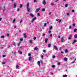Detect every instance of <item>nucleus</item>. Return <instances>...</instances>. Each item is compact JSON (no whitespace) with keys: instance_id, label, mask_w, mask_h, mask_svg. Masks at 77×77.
<instances>
[{"instance_id":"nucleus-1","label":"nucleus","mask_w":77,"mask_h":77,"mask_svg":"<svg viewBox=\"0 0 77 77\" xmlns=\"http://www.w3.org/2000/svg\"><path fill=\"white\" fill-rule=\"evenodd\" d=\"M39 10H40V8H37L35 10V13H37V12H38L39 11Z\"/></svg>"},{"instance_id":"nucleus-2","label":"nucleus","mask_w":77,"mask_h":77,"mask_svg":"<svg viewBox=\"0 0 77 77\" xmlns=\"http://www.w3.org/2000/svg\"><path fill=\"white\" fill-rule=\"evenodd\" d=\"M29 15L31 17H34V15L32 13H30Z\"/></svg>"},{"instance_id":"nucleus-3","label":"nucleus","mask_w":77,"mask_h":77,"mask_svg":"<svg viewBox=\"0 0 77 77\" xmlns=\"http://www.w3.org/2000/svg\"><path fill=\"white\" fill-rule=\"evenodd\" d=\"M23 35L25 38H27V35H26V33H23Z\"/></svg>"},{"instance_id":"nucleus-4","label":"nucleus","mask_w":77,"mask_h":77,"mask_svg":"<svg viewBox=\"0 0 77 77\" xmlns=\"http://www.w3.org/2000/svg\"><path fill=\"white\" fill-rule=\"evenodd\" d=\"M36 20V17H34L33 18H32V21H31V23H33V21L34 20Z\"/></svg>"},{"instance_id":"nucleus-5","label":"nucleus","mask_w":77,"mask_h":77,"mask_svg":"<svg viewBox=\"0 0 77 77\" xmlns=\"http://www.w3.org/2000/svg\"><path fill=\"white\" fill-rule=\"evenodd\" d=\"M42 3L43 5H45L46 4V2H45V1L43 0L42 2Z\"/></svg>"},{"instance_id":"nucleus-6","label":"nucleus","mask_w":77,"mask_h":77,"mask_svg":"<svg viewBox=\"0 0 77 77\" xmlns=\"http://www.w3.org/2000/svg\"><path fill=\"white\" fill-rule=\"evenodd\" d=\"M27 11L28 12H30V8H26Z\"/></svg>"},{"instance_id":"nucleus-7","label":"nucleus","mask_w":77,"mask_h":77,"mask_svg":"<svg viewBox=\"0 0 77 77\" xmlns=\"http://www.w3.org/2000/svg\"><path fill=\"white\" fill-rule=\"evenodd\" d=\"M54 48L56 50H58L57 48L55 45L54 46Z\"/></svg>"},{"instance_id":"nucleus-8","label":"nucleus","mask_w":77,"mask_h":77,"mask_svg":"<svg viewBox=\"0 0 77 77\" xmlns=\"http://www.w3.org/2000/svg\"><path fill=\"white\" fill-rule=\"evenodd\" d=\"M37 63L38 64V65H39V66H41V64H40V61H38L37 62Z\"/></svg>"},{"instance_id":"nucleus-9","label":"nucleus","mask_w":77,"mask_h":77,"mask_svg":"<svg viewBox=\"0 0 77 77\" xmlns=\"http://www.w3.org/2000/svg\"><path fill=\"white\" fill-rule=\"evenodd\" d=\"M6 8L5 6H4V10L3 11V12H4L5 11H6Z\"/></svg>"},{"instance_id":"nucleus-10","label":"nucleus","mask_w":77,"mask_h":77,"mask_svg":"<svg viewBox=\"0 0 77 77\" xmlns=\"http://www.w3.org/2000/svg\"><path fill=\"white\" fill-rule=\"evenodd\" d=\"M64 59L65 61H66L68 60V59H67V58L66 57H64Z\"/></svg>"},{"instance_id":"nucleus-11","label":"nucleus","mask_w":77,"mask_h":77,"mask_svg":"<svg viewBox=\"0 0 77 77\" xmlns=\"http://www.w3.org/2000/svg\"><path fill=\"white\" fill-rule=\"evenodd\" d=\"M48 48H50L51 47V44H49L48 45Z\"/></svg>"},{"instance_id":"nucleus-12","label":"nucleus","mask_w":77,"mask_h":77,"mask_svg":"<svg viewBox=\"0 0 77 77\" xmlns=\"http://www.w3.org/2000/svg\"><path fill=\"white\" fill-rule=\"evenodd\" d=\"M14 8H16V6H17V4L16 3H14L13 5Z\"/></svg>"},{"instance_id":"nucleus-13","label":"nucleus","mask_w":77,"mask_h":77,"mask_svg":"<svg viewBox=\"0 0 77 77\" xmlns=\"http://www.w3.org/2000/svg\"><path fill=\"white\" fill-rule=\"evenodd\" d=\"M29 3H27L26 5V8H29Z\"/></svg>"},{"instance_id":"nucleus-14","label":"nucleus","mask_w":77,"mask_h":77,"mask_svg":"<svg viewBox=\"0 0 77 77\" xmlns=\"http://www.w3.org/2000/svg\"><path fill=\"white\" fill-rule=\"evenodd\" d=\"M63 38H61V42H63Z\"/></svg>"},{"instance_id":"nucleus-15","label":"nucleus","mask_w":77,"mask_h":77,"mask_svg":"<svg viewBox=\"0 0 77 77\" xmlns=\"http://www.w3.org/2000/svg\"><path fill=\"white\" fill-rule=\"evenodd\" d=\"M74 42H73L72 44H74V43H75V42H77V40H75V39H74Z\"/></svg>"},{"instance_id":"nucleus-16","label":"nucleus","mask_w":77,"mask_h":77,"mask_svg":"<svg viewBox=\"0 0 77 77\" xmlns=\"http://www.w3.org/2000/svg\"><path fill=\"white\" fill-rule=\"evenodd\" d=\"M47 41H48V39L46 38L45 39V42L47 43Z\"/></svg>"},{"instance_id":"nucleus-17","label":"nucleus","mask_w":77,"mask_h":77,"mask_svg":"<svg viewBox=\"0 0 77 77\" xmlns=\"http://www.w3.org/2000/svg\"><path fill=\"white\" fill-rule=\"evenodd\" d=\"M15 18L13 20V23H15Z\"/></svg>"},{"instance_id":"nucleus-18","label":"nucleus","mask_w":77,"mask_h":77,"mask_svg":"<svg viewBox=\"0 0 77 77\" xmlns=\"http://www.w3.org/2000/svg\"><path fill=\"white\" fill-rule=\"evenodd\" d=\"M74 38H77V34H75L74 35Z\"/></svg>"},{"instance_id":"nucleus-19","label":"nucleus","mask_w":77,"mask_h":77,"mask_svg":"<svg viewBox=\"0 0 77 77\" xmlns=\"http://www.w3.org/2000/svg\"><path fill=\"white\" fill-rule=\"evenodd\" d=\"M54 5V3H51V6H53V5Z\"/></svg>"},{"instance_id":"nucleus-20","label":"nucleus","mask_w":77,"mask_h":77,"mask_svg":"<svg viewBox=\"0 0 77 77\" xmlns=\"http://www.w3.org/2000/svg\"><path fill=\"white\" fill-rule=\"evenodd\" d=\"M53 27H52V26H51L49 27V30H51Z\"/></svg>"},{"instance_id":"nucleus-21","label":"nucleus","mask_w":77,"mask_h":77,"mask_svg":"<svg viewBox=\"0 0 77 77\" xmlns=\"http://www.w3.org/2000/svg\"><path fill=\"white\" fill-rule=\"evenodd\" d=\"M37 49H38L37 47H36L34 48V50H36Z\"/></svg>"},{"instance_id":"nucleus-22","label":"nucleus","mask_w":77,"mask_h":77,"mask_svg":"<svg viewBox=\"0 0 77 77\" xmlns=\"http://www.w3.org/2000/svg\"><path fill=\"white\" fill-rule=\"evenodd\" d=\"M23 7V5L22 4H20V8H21Z\"/></svg>"},{"instance_id":"nucleus-23","label":"nucleus","mask_w":77,"mask_h":77,"mask_svg":"<svg viewBox=\"0 0 77 77\" xmlns=\"http://www.w3.org/2000/svg\"><path fill=\"white\" fill-rule=\"evenodd\" d=\"M20 41H23V38H21L20 39Z\"/></svg>"},{"instance_id":"nucleus-24","label":"nucleus","mask_w":77,"mask_h":77,"mask_svg":"<svg viewBox=\"0 0 77 77\" xmlns=\"http://www.w3.org/2000/svg\"><path fill=\"white\" fill-rule=\"evenodd\" d=\"M29 61H30L31 60V57H29Z\"/></svg>"},{"instance_id":"nucleus-25","label":"nucleus","mask_w":77,"mask_h":77,"mask_svg":"<svg viewBox=\"0 0 77 77\" xmlns=\"http://www.w3.org/2000/svg\"><path fill=\"white\" fill-rule=\"evenodd\" d=\"M76 60V59H75L72 62V63H74L75 62V61Z\"/></svg>"},{"instance_id":"nucleus-26","label":"nucleus","mask_w":77,"mask_h":77,"mask_svg":"<svg viewBox=\"0 0 77 77\" xmlns=\"http://www.w3.org/2000/svg\"><path fill=\"white\" fill-rule=\"evenodd\" d=\"M77 31V29L75 28L74 29V32H76V31Z\"/></svg>"},{"instance_id":"nucleus-27","label":"nucleus","mask_w":77,"mask_h":77,"mask_svg":"<svg viewBox=\"0 0 77 77\" xmlns=\"http://www.w3.org/2000/svg\"><path fill=\"white\" fill-rule=\"evenodd\" d=\"M67 77V75H63V77Z\"/></svg>"},{"instance_id":"nucleus-28","label":"nucleus","mask_w":77,"mask_h":77,"mask_svg":"<svg viewBox=\"0 0 77 77\" xmlns=\"http://www.w3.org/2000/svg\"><path fill=\"white\" fill-rule=\"evenodd\" d=\"M45 11V9L44 8H43L42 10V11L43 12Z\"/></svg>"},{"instance_id":"nucleus-29","label":"nucleus","mask_w":77,"mask_h":77,"mask_svg":"<svg viewBox=\"0 0 77 77\" xmlns=\"http://www.w3.org/2000/svg\"><path fill=\"white\" fill-rule=\"evenodd\" d=\"M65 53H67L68 52V50L67 49H66L65 50Z\"/></svg>"},{"instance_id":"nucleus-30","label":"nucleus","mask_w":77,"mask_h":77,"mask_svg":"<svg viewBox=\"0 0 77 77\" xmlns=\"http://www.w3.org/2000/svg\"><path fill=\"white\" fill-rule=\"evenodd\" d=\"M1 38H5V36L4 35L2 36H1Z\"/></svg>"},{"instance_id":"nucleus-31","label":"nucleus","mask_w":77,"mask_h":77,"mask_svg":"<svg viewBox=\"0 0 77 77\" xmlns=\"http://www.w3.org/2000/svg\"><path fill=\"white\" fill-rule=\"evenodd\" d=\"M19 67V66H17L16 67V69H17V68H18Z\"/></svg>"},{"instance_id":"nucleus-32","label":"nucleus","mask_w":77,"mask_h":77,"mask_svg":"<svg viewBox=\"0 0 77 77\" xmlns=\"http://www.w3.org/2000/svg\"><path fill=\"white\" fill-rule=\"evenodd\" d=\"M13 45H14L15 47H16V45L15 44V42L13 43Z\"/></svg>"},{"instance_id":"nucleus-33","label":"nucleus","mask_w":77,"mask_h":77,"mask_svg":"<svg viewBox=\"0 0 77 77\" xmlns=\"http://www.w3.org/2000/svg\"><path fill=\"white\" fill-rule=\"evenodd\" d=\"M68 6V4H66L65 5V7H66H66H67Z\"/></svg>"},{"instance_id":"nucleus-34","label":"nucleus","mask_w":77,"mask_h":77,"mask_svg":"<svg viewBox=\"0 0 77 77\" xmlns=\"http://www.w3.org/2000/svg\"><path fill=\"white\" fill-rule=\"evenodd\" d=\"M29 42H30V43H32V40H30L29 41Z\"/></svg>"},{"instance_id":"nucleus-35","label":"nucleus","mask_w":77,"mask_h":77,"mask_svg":"<svg viewBox=\"0 0 77 77\" xmlns=\"http://www.w3.org/2000/svg\"><path fill=\"white\" fill-rule=\"evenodd\" d=\"M14 29H15V28H17V26L15 25L14 27Z\"/></svg>"},{"instance_id":"nucleus-36","label":"nucleus","mask_w":77,"mask_h":77,"mask_svg":"<svg viewBox=\"0 0 77 77\" xmlns=\"http://www.w3.org/2000/svg\"><path fill=\"white\" fill-rule=\"evenodd\" d=\"M57 65H60V62L58 63Z\"/></svg>"},{"instance_id":"nucleus-37","label":"nucleus","mask_w":77,"mask_h":77,"mask_svg":"<svg viewBox=\"0 0 77 77\" xmlns=\"http://www.w3.org/2000/svg\"><path fill=\"white\" fill-rule=\"evenodd\" d=\"M69 37H70V38H72V35L70 34V35H69Z\"/></svg>"},{"instance_id":"nucleus-38","label":"nucleus","mask_w":77,"mask_h":77,"mask_svg":"<svg viewBox=\"0 0 77 77\" xmlns=\"http://www.w3.org/2000/svg\"><path fill=\"white\" fill-rule=\"evenodd\" d=\"M37 15H38V17H40V14L39 13H38L37 14Z\"/></svg>"},{"instance_id":"nucleus-39","label":"nucleus","mask_w":77,"mask_h":77,"mask_svg":"<svg viewBox=\"0 0 77 77\" xmlns=\"http://www.w3.org/2000/svg\"><path fill=\"white\" fill-rule=\"evenodd\" d=\"M69 29H71V26H69Z\"/></svg>"},{"instance_id":"nucleus-40","label":"nucleus","mask_w":77,"mask_h":77,"mask_svg":"<svg viewBox=\"0 0 77 77\" xmlns=\"http://www.w3.org/2000/svg\"><path fill=\"white\" fill-rule=\"evenodd\" d=\"M43 51L44 52V53H45V52H46V51L45 50H43Z\"/></svg>"},{"instance_id":"nucleus-41","label":"nucleus","mask_w":77,"mask_h":77,"mask_svg":"<svg viewBox=\"0 0 77 77\" xmlns=\"http://www.w3.org/2000/svg\"><path fill=\"white\" fill-rule=\"evenodd\" d=\"M22 21H23V20H20V23H22Z\"/></svg>"},{"instance_id":"nucleus-42","label":"nucleus","mask_w":77,"mask_h":77,"mask_svg":"<svg viewBox=\"0 0 77 77\" xmlns=\"http://www.w3.org/2000/svg\"><path fill=\"white\" fill-rule=\"evenodd\" d=\"M46 26H47V24L46 23H45L44 24V27H46Z\"/></svg>"},{"instance_id":"nucleus-43","label":"nucleus","mask_w":77,"mask_h":77,"mask_svg":"<svg viewBox=\"0 0 77 77\" xmlns=\"http://www.w3.org/2000/svg\"><path fill=\"white\" fill-rule=\"evenodd\" d=\"M53 58H55L56 57V56L54 55L52 57Z\"/></svg>"},{"instance_id":"nucleus-44","label":"nucleus","mask_w":77,"mask_h":77,"mask_svg":"<svg viewBox=\"0 0 77 77\" xmlns=\"http://www.w3.org/2000/svg\"><path fill=\"white\" fill-rule=\"evenodd\" d=\"M2 64L3 65H4V64H5V62H2Z\"/></svg>"},{"instance_id":"nucleus-45","label":"nucleus","mask_w":77,"mask_h":77,"mask_svg":"<svg viewBox=\"0 0 77 77\" xmlns=\"http://www.w3.org/2000/svg\"><path fill=\"white\" fill-rule=\"evenodd\" d=\"M28 56H31V54H30V53L29 54Z\"/></svg>"},{"instance_id":"nucleus-46","label":"nucleus","mask_w":77,"mask_h":77,"mask_svg":"<svg viewBox=\"0 0 77 77\" xmlns=\"http://www.w3.org/2000/svg\"><path fill=\"white\" fill-rule=\"evenodd\" d=\"M20 54H22V52L20 51Z\"/></svg>"},{"instance_id":"nucleus-47","label":"nucleus","mask_w":77,"mask_h":77,"mask_svg":"<svg viewBox=\"0 0 77 77\" xmlns=\"http://www.w3.org/2000/svg\"><path fill=\"white\" fill-rule=\"evenodd\" d=\"M14 54L15 55H16V51L14 52Z\"/></svg>"},{"instance_id":"nucleus-48","label":"nucleus","mask_w":77,"mask_h":77,"mask_svg":"<svg viewBox=\"0 0 77 77\" xmlns=\"http://www.w3.org/2000/svg\"><path fill=\"white\" fill-rule=\"evenodd\" d=\"M52 36H53V35H52V34H51L50 35V36L51 37H52Z\"/></svg>"},{"instance_id":"nucleus-49","label":"nucleus","mask_w":77,"mask_h":77,"mask_svg":"<svg viewBox=\"0 0 77 77\" xmlns=\"http://www.w3.org/2000/svg\"><path fill=\"white\" fill-rule=\"evenodd\" d=\"M6 57V55H3V57Z\"/></svg>"},{"instance_id":"nucleus-50","label":"nucleus","mask_w":77,"mask_h":77,"mask_svg":"<svg viewBox=\"0 0 77 77\" xmlns=\"http://www.w3.org/2000/svg\"><path fill=\"white\" fill-rule=\"evenodd\" d=\"M36 39V37H34V38H33L34 40H35V39Z\"/></svg>"},{"instance_id":"nucleus-51","label":"nucleus","mask_w":77,"mask_h":77,"mask_svg":"<svg viewBox=\"0 0 77 77\" xmlns=\"http://www.w3.org/2000/svg\"><path fill=\"white\" fill-rule=\"evenodd\" d=\"M34 3H35V2H36V0H34Z\"/></svg>"},{"instance_id":"nucleus-52","label":"nucleus","mask_w":77,"mask_h":77,"mask_svg":"<svg viewBox=\"0 0 77 77\" xmlns=\"http://www.w3.org/2000/svg\"><path fill=\"white\" fill-rule=\"evenodd\" d=\"M71 37H69L68 39H71Z\"/></svg>"},{"instance_id":"nucleus-53","label":"nucleus","mask_w":77,"mask_h":77,"mask_svg":"<svg viewBox=\"0 0 77 77\" xmlns=\"http://www.w3.org/2000/svg\"><path fill=\"white\" fill-rule=\"evenodd\" d=\"M2 17H1L0 18V21H2Z\"/></svg>"},{"instance_id":"nucleus-54","label":"nucleus","mask_w":77,"mask_h":77,"mask_svg":"<svg viewBox=\"0 0 77 77\" xmlns=\"http://www.w3.org/2000/svg\"><path fill=\"white\" fill-rule=\"evenodd\" d=\"M7 35L8 36H9V34H7Z\"/></svg>"},{"instance_id":"nucleus-55","label":"nucleus","mask_w":77,"mask_h":77,"mask_svg":"<svg viewBox=\"0 0 77 77\" xmlns=\"http://www.w3.org/2000/svg\"><path fill=\"white\" fill-rule=\"evenodd\" d=\"M59 21V19H57L56 21Z\"/></svg>"},{"instance_id":"nucleus-56","label":"nucleus","mask_w":77,"mask_h":77,"mask_svg":"<svg viewBox=\"0 0 77 77\" xmlns=\"http://www.w3.org/2000/svg\"><path fill=\"white\" fill-rule=\"evenodd\" d=\"M42 36H45V34L43 33Z\"/></svg>"},{"instance_id":"nucleus-57","label":"nucleus","mask_w":77,"mask_h":77,"mask_svg":"<svg viewBox=\"0 0 77 77\" xmlns=\"http://www.w3.org/2000/svg\"><path fill=\"white\" fill-rule=\"evenodd\" d=\"M41 58H42L44 57V56H43V55H42L41 56Z\"/></svg>"},{"instance_id":"nucleus-58","label":"nucleus","mask_w":77,"mask_h":77,"mask_svg":"<svg viewBox=\"0 0 77 77\" xmlns=\"http://www.w3.org/2000/svg\"><path fill=\"white\" fill-rule=\"evenodd\" d=\"M17 33H16V34L14 35V36H16L17 35Z\"/></svg>"},{"instance_id":"nucleus-59","label":"nucleus","mask_w":77,"mask_h":77,"mask_svg":"<svg viewBox=\"0 0 77 77\" xmlns=\"http://www.w3.org/2000/svg\"><path fill=\"white\" fill-rule=\"evenodd\" d=\"M48 33H51V31L49 30L48 31Z\"/></svg>"},{"instance_id":"nucleus-60","label":"nucleus","mask_w":77,"mask_h":77,"mask_svg":"<svg viewBox=\"0 0 77 77\" xmlns=\"http://www.w3.org/2000/svg\"><path fill=\"white\" fill-rule=\"evenodd\" d=\"M58 22L59 23H60V22H61V20H60Z\"/></svg>"},{"instance_id":"nucleus-61","label":"nucleus","mask_w":77,"mask_h":77,"mask_svg":"<svg viewBox=\"0 0 77 77\" xmlns=\"http://www.w3.org/2000/svg\"><path fill=\"white\" fill-rule=\"evenodd\" d=\"M54 66H54V65H52V68H54Z\"/></svg>"},{"instance_id":"nucleus-62","label":"nucleus","mask_w":77,"mask_h":77,"mask_svg":"<svg viewBox=\"0 0 77 77\" xmlns=\"http://www.w3.org/2000/svg\"><path fill=\"white\" fill-rule=\"evenodd\" d=\"M72 12H74V10H72Z\"/></svg>"},{"instance_id":"nucleus-63","label":"nucleus","mask_w":77,"mask_h":77,"mask_svg":"<svg viewBox=\"0 0 77 77\" xmlns=\"http://www.w3.org/2000/svg\"><path fill=\"white\" fill-rule=\"evenodd\" d=\"M41 63L42 64H43V62H42V61H41Z\"/></svg>"},{"instance_id":"nucleus-64","label":"nucleus","mask_w":77,"mask_h":77,"mask_svg":"<svg viewBox=\"0 0 77 77\" xmlns=\"http://www.w3.org/2000/svg\"><path fill=\"white\" fill-rule=\"evenodd\" d=\"M19 8H18L17 10V11H19Z\"/></svg>"}]
</instances>
